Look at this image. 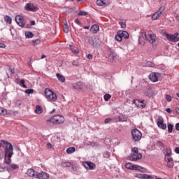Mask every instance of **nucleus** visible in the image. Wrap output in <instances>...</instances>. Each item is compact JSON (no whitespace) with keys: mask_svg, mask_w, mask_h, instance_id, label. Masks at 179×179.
Instances as JSON below:
<instances>
[{"mask_svg":"<svg viewBox=\"0 0 179 179\" xmlns=\"http://www.w3.org/2000/svg\"><path fill=\"white\" fill-rule=\"evenodd\" d=\"M3 145H5L4 163L9 166L12 162V156H13V145H12V143L8 141L1 140L0 141V148H3Z\"/></svg>","mask_w":179,"mask_h":179,"instance_id":"f257e3e1","label":"nucleus"},{"mask_svg":"<svg viewBox=\"0 0 179 179\" xmlns=\"http://www.w3.org/2000/svg\"><path fill=\"white\" fill-rule=\"evenodd\" d=\"M44 94L48 101H50L51 103H52V101H57L58 99V96H57V94H55V92H52V90L48 88H46L45 90Z\"/></svg>","mask_w":179,"mask_h":179,"instance_id":"f03ea898","label":"nucleus"},{"mask_svg":"<svg viewBox=\"0 0 179 179\" xmlns=\"http://www.w3.org/2000/svg\"><path fill=\"white\" fill-rule=\"evenodd\" d=\"M142 37L144 40H148L150 44L152 45H156L157 44L156 41V35L154 34H147L146 32H143Z\"/></svg>","mask_w":179,"mask_h":179,"instance_id":"7ed1b4c3","label":"nucleus"},{"mask_svg":"<svg viewBox=\"0 0 179 179\" xmlns=\"http://www.w3.org/2000/svg\"><path fill=\"white\" fill-rule=\"evenodd\" d=\"M65 121V119L62 115H55L52 117H50L49 120H47L48 124L52 122V124H62Z\"/></svg>","mask_w":179,"mask_h":179,"instance_id":"20e7f679","label":"nucleus"},{"mask_svg":"<svg viewBox=\"0 0 179 179\" xmlns=\"http://www.w3.org/2000/svg\"><path fill=\"white\" fill-rule=\"evenodd\" d=\"M122 38H125V40L129 38V34L127 32V31H119L117 32V35L115 36V41L121 42L122 41Z\"/></svg>","mask_w":179,"mask_h":179,"instance_id":"39448f33","label":"nucleus"},{"mask_svg":"<svg viewBox=\"0 0 179 179\" xmlns=\"http://www.w3.org/2000/svg\"><path fill=\"white\" fill-rule=\"evenodd\" d=\"M131 135L134 142H138V141H141V139H142V133H141L138 129H132Z\"/></svg>","mask_w":179,"mask_h":179,"instance_id":"423d86ee","label":"nucleus"},{"mask_svg":"<svg viewBox=\"0 0 179 179\" xmlns=\"http://www.w3.org/2000/svg\"><path fill=\"white\" fill-rule=\"evenodd\" d=\"M164 36L166 37L167 40L172 41L173 43H177L179 41L178 33H175L174 34L164 33Z\"/></svg>","mask_w":179,"mask_h":179,"instance_id":"0eeeda50","label":"nucleus"},{"mask_svg":"<svg viewBox=\"0 0 179 179\" xmlns=\"http://www.w3.org/2000/svg\"><path fill=\"white\" fill-rule=\"evenodd\" d=\"M83 166L87 170H94V169H96V164H93V162H83Z\"/></svg>","mask_w":179,"mask_h":179,"instance_id":"6e6552de","label":"nucleus"},{"mask_svg":"<svg viewBox=\"0 0 179 179\" xmlns=\"http://www.w3.org/2000/svg\"><path fill=\"white\" fill-rule=\"evenodd\" d=\"M164 12V7H161L152 16V20H157L159 17L162 15V13Z\"/></svg>","mask_w":179,"mask_h":179,"instance_id":"1a4fd4ad","label":"nucleus"},{"mask_svg":"<svg viewBox=\"0 0 179 179\" xmlns=\"http://www.w3.org/2000/svg\"><path fill=\"white\" fill-rule=\"evenodd\" d=\"M36 178L38 179H50V174L42 171L41 173L37 172L36 175Z\"/></svg>","mask_w":179,"mask_h":179,"instance_id":"9d476101","label":"nucleus"},{"mask_svg":"<svg viewBox=\"0 0 179 179\" xmlns=\"http://www.w3.org/2000/svg\"><path fill=\"white\" fill-rule=\"evenodd\" d=\"M15 22L18 26L21 27H24V20L22 15H17L15 17Z\"/></svg>","mask_w":179,"mask_h":179,"instance_id":"9b49d317","label":"nucleus"},{"mask_svg":"<svg viewBox=\"0 0 179 179\" xmlns=\"http://www.w3.org/2000/svg\"><path fill=\"white\" fill-rule=\"evenodd\" d=\"M126 169L129 170H141V167L139 165H134L131 163H127L125 164Z\"/></svg>","mask_w":179,"mask_h":179,"instance_id":"f8f14e48","label":"nucleus"},{"mask_svg":"<svg viewBox=\"0 0 179 179\" xmlns=\"http://www.w3.org/2000/svg\"><path fill=\"white\" fill-rule=\"evenodd\" d=\"M164 120H163V118H158L157 124L159 128H161V129H166V128H167V125H166V124H164Z\"/></svg>","mask_w":179,"mask_h":179,"instance_id":"ddd939ff","label":"nucleus"},{"mask_svg":"<svg viewBox=\"0 0 179 179\" xmlns=\"http://www.w3.org/2000/svg\"><path fill=\"white\" fill-rule=\"evenodd\" d=\"M89 43L91 45H93V47H97V38L96 36H90L89 38Z\"/></svg>","mask_w":179,"mask_h":179,"instance_id":"4468645a","label":"nucleus"},{"mask_svg":"<svg viewBox=\"0 0 179 179\" xmlns=\"http://www.w3.org/2000/svg\"><path fill=\"white\" fill-rule=\"evenodd\" d=\"M141 159H142V154L136 153V154H134L131 156V160L132 162H136V160H141Z\"/></svg>","mask_w":179,"mask_h":179,"instance_id":"2eb2a0df","label":"nucleus"},{"mask_svg":"<svg viewBox=\"0 0 179 179\" xmlns=\"http://www.w3.org/2000/svg\"><path fill=\"white\" fill-rule=\"evenodd\" d=\"M25 10H28L30 12H34L36 10V8H34V6L33 3H27L24 7Z\"/></svg>","mask_w":179,"mask_h":179,"instance_id":"dca6fc26","label":"nucleus"},{"mask_svg":"<svg viewBox=\"0 0 179 179\" xmlns=\"http://www.w3.org/2000/svg\"><path fill=\"white\" fill-rule=\"evenodd\" d=\"M137 101L138 103L134 101V104H136L138 108H145V107H146V104L144 103L145 101L137 100Z\"/></svg>","mask_w":179,"mask_h":179,"instance_id":"f3484780","label":"nucleus"},{"mask_svg":"<svg viewBox=\"0 0 179 179\" xmlns=\"http://www.w3.org/2000/svg\"><path fill=\"white\" fill-rule=\"evenodd\" d=\"M149 78L152 82H157V80H159L157 74L156 73H151L149 76Z\"/></svg>","mask_w":179,"mask_h":179,"instance_id":"a211bd4d","label":"nucleus"},{"mask_svg":"<svg viewBox=\"0 0 179 179\" xmlns=\"http://www.w3.org/2000/svg\"><path fill=\"white\" fill-rule=\"evenodd\" d=\"M27 176H29V177H34V178H36L37 172H35L33 169H29L27 170Z\"/></svg>","mask_w":179,"mask_h":179,"instance_id":"6ab92c4d","label":"nucleus"},{"mask_svg":"<svg viewBox=\"0 0 179 179\" xmlns=\"http://www.w3.org/2000/svg\"><path fill=\"white\" fill-rule=\"evenodd\" d=\"M136 177H137V178H141V179H150V178H152V177L149 175L141 174V173H137L136 175Z\"/></svg>","mask_w":179,"mask_h":179,"instance_id":"aec40b11","label":"nucleus"},{"mask_svg":"<svg viewBox=\"0 0 179 179\" xmlns=\"http://www.w3.org/2000/svg\"><path fill=\"white\" fill-rule=\"evenodd\" d=\"M100 30V27L97 24H94L91 28H90V31L91 33H93L94 34H96L97 31Z\"/></svg>","mask_w":179,"mask_h":179,"instance_id":"412c9836","label":"nucleus"},{"mask_svg":"<svg viewBox=\"0 0 179 179\" xmlns=\"http://www.w3.org/2000/svg\"><path fill=\"white\" fill-rule=\"evenodd\" d=\"M166 162H167V167H169V169H173V167H174V163L173 162V159L168 157L166 159Z\"/></svg>","mask_w":179,"mask_h":179,"instance_id":"4be33fe9","label":"nucleus"},{"mask_svg":"<svg viewBox=\"0 0 179 179\" xmlns=\"http://www.w3.org/2000/svg\"><path fill=\"white\" fill-rule=\"evenodd\" d=\"M163 153L164 155H165V156H168V157H170V156H171V148H165L163 150Z\"/></svg>","mask_w":179,"mask_h":179,"instance_id":"5701e85b","label":"nucleus"},{"mask_svg":"<svg viewBox=\"0 0 179 179\" xmlns=\"http://www.w3.org/2000/svg\"><path fill=\"white\" fill-rule=\"evenodd\" d=\"M63 31L66 34L69 33V27L68 26V22L66 21L64 23Z\"/></svg>","mask_w":179,"mask_h":179,"instance_id":"b1692460","label":"nucleus"},{"mask_svg":"<svg viewBox=\"0 0 179 179\" xmlns=\"http://www.w3.org/2000/svg\"><path fill=\"white\" fill-rule=\"evenodd\" d=\"M36 114H43V108L41 106L37 105L35 110Z\"/></svg>","mask_w":179,"mask_h":179,"instance_id":"393cba45","label":"nucleus"},{"mask_svg":"<svg viewBox=\"0 0 179 179\" xmlns=\"http://www.w3.org/2000/svg\"><path fill=\"white\" fill-rule=\"evenodd\" d=\"M56 76H57L58 80H59V82H62V83H64V82H65V77L63 75L57 73L56 74Z\"/></svg>","mask_w":179,"mask_h":179,"instance_id":"a878e982","label":"nucleus"},{"mask_svg":"<svg viewBox=\"0 0 179 179\" xmlns=\"http://www.w3.org/2000/svg\"><path fill=\"white\" fill-rule=\"evenodd\" d=\"M96 5H98V6H107V3L103 0H97Z\"/></svg>","mask_w":179,"mask_h":179,"instance_id":"bb28decb","label":"nucleus"},{"mask_svg":"<svg viewBox=\"0 0 179 179\" xmlns=\"http://www.w3.org/2000/svg\"><path fill=\"white\" fill-rule=\"evenodd\" d=\"M76 149L74 147H70L66 149V153L68 155H71V153H74L76 152Z\"/></svg>","mask_w":179,"mask_h":179,"instance_id":"cd10ccee","label":"nucleus"},{"mask_svg":"<svg viewBox=\"0 0 179 179\" xmlns=\"http://www.w3.org/2000/svg\"><path fill=\"white\" fill-rule=\"evenodd\" d=\"M0 115H8V110L2 107H0Z\"/></svg>","mask_w":179,"mask_h":179,"instance_id":"c85d7f7f","label":"nucleus"},{"mask_svg":"<svg viewBox=\"0 0 179 179\" xmlns=\"http://www.w3.org/2000/svg\"><path fill=\"white\" fill-rule=\"evenodd\" d=\"M61 167L65 168V167H71L72 166V163L67 162H62L60 164Z\"/></svg>","mask_w":179,"mask_h":179,"instance_id":"c756f323","label":"nucleus"},{"mask_svg":"<svg viewBox=\"0 0 179 179\" xmlns=\"http://www.w3.org/2000/svg\"><path fill=\"white\" fill-rule=\"evenodd\" d=\"M120 118H119V121H120V122H127V121H128V117L124 115L120 116Z\"/></svg>","mask_w":179,"mask_h":179,"instance_id":"7c9ffc66","label":"nucleus"},{"mask_svg":"<svg viewBox=\"0 0 179 179\" xmlns=\"http://www.w3.org/2000/svg\"><path fill=\"white\" fill-rule=\"evenodd\" d=\"M34 35L33 34V33L31 31H27L25 32V37L27 38H33V36Z\"/></svg>","mask_w":179,"mask_h":179,"instance_id":"2f4dec72","label":"nucleus"},{"mask_svg":"<svg viewBox=\"0 0 179 179\" xmlns=\"http://www.w3.org/2000/svg\"><path fill=\"white\" fill-rule=\"evenodd\" d=\"M4 20H5L6 23H8L9 24H12V18L8 15L4 17Z\"/></svg>","mask_w":179,"mask_h":179,"instance_id":"473e14b6","label":"nucleus"},{"mask_svg":"<svg viewBox=\"0 0 179 179\" xmlns=\"http://www.w3.org/2000/svg\"><path fill=\"white\" fill-rule=\"evenodd\" d=\"M33 45H38V44L41 43V40L40 39H35L31 41Z\"/></svg>","mask_w":179,"mask_h":179,"instance_id":"72a5a7b5","label":"nucleus"},{"mask_svg":"<svg viewBox=\"0 0 179 179\" xmlns=\"http://www.w3.org/2000/svg\"><path fill=\"white\" fill-rule=\"evenodd\" d=\"M173 128H174V126L171 124H168V132L169 134H171V132H173Z\"/></svg>","mask_w":179,"mask_h":179,"instance_id":"f704fd0d","label":"nucleus"},{"mask_svg":"<svg viewBox=\"0 0 179 179\" xmlns=\"http://www.w3.org/2000/svg\"><path fill=\"white\" fill-rule=\"evenodd\" d=\"M103 99L105 101H108V100L111 99V96L110 95V94H106L103 96Z\"/></svg>","mask_w":179,"mask_h":179,"instance_id":"c9c22d12","label":"nucleus"},{"mask_svg":"<svg viewBox=\"0 0 179 179\" xmlns=\"http://www.w3.org/2000/svg\"><path fill=\"white\" fill-rule=\"evenodd\" d=\"M74 87H76V89H82V83L78 82L76 84L74 85Z\"/></svg>","mask_w":179,"mask_h":179,"instance_id":"e433bc0d","label":"nucleus"},{"mask_svg":"<svg viewBox=\"0 0 179 179\" xmlns=\"http://www.w3.org/2000/svg\"><path fill=\"white\" fill-rule=\"evenodd\" d=\"M10 167L13 169V170H16L17 169H19V166L16 165L15 164H10Z\"/></svg>","mask_w":179,"mask_h":179,"instance_id":"4c0bfd02","label":"nucleus"},{"mask_svg":"<svg viewBox=\"0 0 179 179\" xmlns=\"http://www.w3.org/2000/svg\"><path fill=\"white\" fill-rule=\"evenodd\" d=\"M20 85L22 86V87H24V89H27V86L24 85V80H21Z\"/></svg>","mask_w":179,"mask_h":179,"instance_id":"58836bf2","label":"nucleus"},{"mask_svg":"<svg viewBox=\"0 0 179 179\" xmlns=\"http://www.w3.org/2000/svg\"><path fill=\"white\" fill-rule=\"evenodd\" d=\"M78 16H86L87 15V13L83 11V10H80L78 13Z\"/></svg>","mask_w":179,"mask_h":179,"instance_id":"ea45409f","label":"nucleus"},{"mask_svg":"<svg viewBox=\"0 0 179 179\" xmlns=\"http://www.w3.org/2000/svg\"><path fill=\"white\" fill-rule=\"evenodd\" d=\"M119 24L121 26L122 29H125V27H127V24L124 22H120Z\"/></svg>","mask_w":179,"mask_h":179,"instance_id":"a19ab883","label":"nucleus"},{"mask_svg":"<svg viewBox=\"0 0 179 179\" xmlns=\"http://www.w3.org/2000/svg\"><path fill=\"white\" fill-rule=\"evenodd\" d=\"M34 90L32 89H27L25 90V93L27 94H31L33 93Z\"/></svg>","mask_w":179,"mask_h":179,"instance_id":"79ce46f5","label":"nucleus"},{"mask_svg":"<svg viewBox=\"0 0 179 179\" xmlns=\"http://www.w3.org/2000/svg\"><path fill=\"white\" fill-rule=\"evenodd\" d=\"M132 152H134V154L139 153V150H138V148H136V147H134L132 148Z\"/></svg>","mask_w":179,"mask_h":179,"instance_id":"37998d69","label":"nucleus"},{"mask_svg":"<svg viewBox=\"0 0 179 179\" xmlns=\"http://www.w3.org/2000/svg\"><path fill=\"white\" fill-rule=\"evenodd\" d=\"M147 66H150L151 68H153V66H155V64L152 63V62H147Z\"/></svg>","mask_w":179,"mask_h":179,"instance_id":"c03bdc74","label":"nucleus"},{"mask_svg":"<svg viewBox=\"0 0 179 179\" xmlns=\"http://www.w3.org/2000/svg\"><path fill=\"white\" fill-rule=\"evenodd\" d=\"M157 145L159 147L164 148V144L162 141H157Z\"/></svg>","mask_w":179,"mask_h":179,"instance_id":"a18cd8bd","label":"nucleus"},{"mask_svg":"<svg viewBox=\"0 0 179 179\" xmlns=\"http://www.w3.org/2000/svg\"><path fill=\"white\" fill-rule=\"evenodd\" d=\"M71 169L73 171H77L78 168L76 167V165L71 164Z\"/></svg>","mask_w":179,"mask_h":179,"instance_id":"49530a36","label":"nucleus"},{"mask_svg":"<svg viewBox=\"0 0 179 179\" xmlns=\"http://www.w3.org/2000/svg\"><path fill=\"white\" fill-rule=\"evenodd\" d=\"M166 99L167 101H169V103H170V101H171V96H170L169 94L166 95Z\"/></svg>","mask_w":179,"mask_h":179,"instance_id":"de8ad7c7","label":"nucleus"},{"mask_svg":"<svg viewBox=\"0 0 179 179\" xmlns=\"http://www.w3.org/2000/svg\"><path fill=\"white\" fill-rule=\"evenodd\" d=\"M114 120L113 118H107L104 120L105 124H108V122H110V121H113Z\"/></svg>","mask_w":179,"mask_h":179,"instance_id":"09e8293b","label":"nucleus"},{"mask_svg":"<svg viewBox=\"0 0 179 179\" xmlns=\"http://www.w3.org/2000/svg\"><path fill=\"white\" fill-rule=\"evenodd\" d=\"M119 118H120V116L117 117H114L113 118V121H114V122H120V120Z\"/></svg>","mask_w":179,"mask_h":179,"instance_id":"8fccbe9b","label":"nucleus"},{"mask_svg":"<svg viewBox=\"0 0 179 179\" xmlns=\"http://www.w3.org/2000/svg\"><path fill=\"white\" fill-rule=\"evenodd\" d=\"M71 51L73 54H79V50L78 49H72L71 48Z\"/></svg>","mask_w":179,"mask_h":179,"instance_id":"3c124183","label":"nucleus"},{"mask_svg":"<svg viewBox=\"0 0 179 179\" xmlns=\"http://www.w3.org/2000/svg\"><path fill=\"white\" fill-rule=\"evenodd\" d=\"M90 146L94 147V146H97V143L95 142H91L90 143Z\"/></svg>","mask_w":179,"mask_h":179,"instance_id":"603ef678","label":"nucleus"},{"mask_svg":"<svg viewBox=\"0 0 179 179\" xmlns=\"http://www.w3.org/2000/svg\"><path fill=\"white\" fill-rule=\"evenodd\" d=\"M75 23H76V24H78L79 26H80V22L79 21V19L76 18L75 20Z\"/></svg>","mask_w":179,"mask_h":179,"instance_id":"864d4df0","label":"nucleus"},{"mask_svg":"<svg viewBox=\"0 0 179 179\" xmlns=\"http://www.w3.org/2000/svg\"><path fill=\"white\" fill-rule=\"evenodd\" d=\"M87 57L88 59H93V55H92L91 54H89L87 56Z\"/></svg>","mask_w":179,"mask_h":179,"instance_id":"5fc2aeb1","label":"nucleus"},{"mask_svg":"<svg viewBox=\"0 0 179 179\" xmlns=\"http://www.w3.org/2000/svg\"><path fill=\"white\" fill-rule=\"evenodd\" d=\"M175 128H176V131H179V123L176 124Z\"/></svg>","mask_w":179,"mask_h":179,"instance_id":"6e6d98bb","label":"nucleus"},{"mask_svg":"<svg viewBox=\"0 0 179 179\" xmlns=\"http://www.w3.org/2000/svg\"><path fill=\"white\" fill-rule=\"evenodd\" d=\"M104 156H106V157H110V152H106L104 153Z\"/></svg>","mask_w":179,"mask_h":179,"instance_id":"4d7b16f0","label":"nucleus"},{"mask_svg":"<svg viewBox=\"0 0 179 179\" xmlns=\"http://www.w3.org/2000/svg\"><path fill=\"white\" fill-rule=\"evenodd\" d=\"M47 148H48V149H51V148H52V145H51V143H48L47 144Z\"/></svg>","mask_w":179,"mask_h":179,"instance_id":"13d9d810","label":"nucleus"},{"mask_svg":"<svg viewBox=\"0 0 179 179\" xmlns=\"http://www.w3.org/2000/svg\"><path fill=\"white\" fill-rule=\"evenodd\" d=\"M175 152H176L178 155H179V147H176V148H175Z\"/></svg>","mask_w":179,"mask_h":179,"instance_id":"bf43d9fd","label":"nucleus"},{"mask_svg":"<svg viewBox=\"0 0 179 179\" xmlns=\"http://www.w3.org/2000/svg\"><path fill=\"white\" fill-rule=\"evenodd\" d=\"M6 45L5 44L0 42V48H5Z\"/></svg>","mask_w":179,"mask_h":179,"instance_id":"052dcab7","label":"nucleus"},{"mask_svg":"<svg viewBox=\"0 0 179 179\" xmlns=\"http://www.w3.org/2000/svg\"><path fill=\"white\" fill-rule=\"evenodd\" d=\"M166 113H169V114H171V108H166Z\"/></svg>","mask_w":179,"mask_h":179,"instance_id":"680f3d73","label":"nucleus"},{"mask_svg":"<svg viewBox=\"0 0 179 179\" xmlns=\"http://www.w3.org/2000/svg\"><path fill=\"white\" fill-rule=\"evenodd\" d=\"M34 24H36V22L35 21H31V26H34Z\"/></svg>","mask_w":179,"mask_h":179,"instance_id":"e2e57ef3","label":"nucleus"},{"mask_svg":"<svg viewBox=\"0 0 179 179\" xmlns=\"http://www.w3.org/2000/svg\"><path fill=\"white\" fill-rule=\"evenodd\" d=\"M83 29H85L86 30H89L90 27L85 26V27H83Z\"/></svg>","mask_w":179,"mask_h":179,"instance_id":"0e129e2a","label":"nucleus"},{"mask_svg":"<svg viewBox=\"0 0 179 179\" xmlns=\"http://www.w3.org/2000/svg\"><path fill=\"white\" fill-rule=\"evenodd\" d=\"M44 58H45V55H41V59H44Z\"/></svg>","mask_w":179,"mask_h":179,"instance_id":"69168bd1","label":"nucleus"},{"mask_svg":"<svg viewBox=\"0 0 179 179\" xmlns=\"http://www.w3.org/2000/svg\"><path fill=\"white\" fill-rule=\"evenodd\" d=\"M2 171H3V168L0 167V173L2 172Z\"/></svg>","mask_w":179,"mask_h":179,"instance_id":"338daca9","label":"nucleus"},{"mask_svg":"<svg viewBox=\"0 0 179 179\" xmlns=\"http://www.w3.org/2000/svg\"><path fill=\"white\" fill-rule=\"evenodd\" d=\"M176 113L179 114V108L176 109Z\"/></svg>","mask_w":179,"mask_h":179,"instance_id":"774afa93","label":"nucleus"}]
</instances>
